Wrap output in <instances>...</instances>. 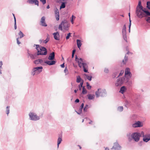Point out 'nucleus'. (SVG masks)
<instances>
[{"mask_svg":"<svg viewBox=\"0 0 150 150\" xmlns=\"http://www.w3.org/2000/svg\"><path fill=\"white\" fill-rule=\"evenodd\" d=\"M75 60L77 62L79 66L80 67H82L83 69V71L85 72H88V66L86 63L84 62L83 59L81 58H78L76 55L75 56Z\"/></svg>","mask_w":150,"mask_h":150,"instance_id":"obj_1","label":"nucleus"},{"mask_svg":"<svg viewBox=\"0 0 150 150\" xmlns=\"http://www.w3.org/2000/svg\"><path fill=\"white\" fill-rule=\"evenodd\" d=\"M35 45L36 48L38 51L37 55H45L47 54V51L46 48L42 47H40L39 45Z\"/></svg>","mask_w":150,"mask_h":150,"instance_id":"obj_2","label":"nucleus"},{"mask_svg":"<svg viewBox=\"0 0 150 150\" xmlns=\"http://www.w3.org/2000/svg\"><path fill=\"white\" fill-rule=\"evenodd\" d=\"M132 74L130 72V69L128 68L126 69L125 71V76L124 78L125 79V82H127L131 78Z\"/></svg>","mask_w":150,"mask_h":150,"instance_id":"obj_3","label":"nucleus"},{"mask_svg":"<svg viewBox=\"0 0 150 150\" xmlns=\"http://www.w3.org/2000/svg\"><path fill=\"white\" fill-rule=\"evenodd\" d=\"M95 94L96 97L98 98L99 96H105L106 95L107 92L105 89H98V91L96 92Z\"/></svg>","mask_w":150,"mask_h":150,"instance_id":"obj_4","label":"nucleus"},{"mask_svg":"<svg viewBox=\"0 0 150 150\" xmlns=\"http://www.w3.org/2000/svg\"><path fill=\"white\" fill-rule=\"evenodd\" d=\"M144 9L143 8H136V13L139 18H142L145 16V14L144 13Z\"/></svg>","mask_w":150,"mask_h":150,"instance_id":"obj_5","label":"nucleus"},{"mask_svg":"<svg viewBox=\"0 0 150 150\" xmlns=\"http://www.w3.org/2000/svg\"><path fill=\"white\" fill-rule=\"evenodd\" d=\"M42 67L33 68L32 70V75L33 76L39 74L42 71Z\"/></svg>","mask_w":150,"mask_h":150,"instance_id":"obj_6","label":"nucleus"},{"mask_svg":"<svg viewBox=\"0 0 150 150\" xmlns=\"http://www.w3.org/2000/svg\"><path fill=\"white\" fill-rule=\"evenodd\" d=\"M125 78H120L117 79L115 82V86L117 87H120L121 86L123 82H125Z\"/></svg>","mask_w":150,"mask_h":150,"instance_id":"obj_7","label":"nucleus"},{"mask_svg":"<svg viewBox=\"0 0 150 150\" xmlns=\"http://www.w3.org/2000/svg\"><path fill=\"white\" fill-rule=\"evenodd\" d=\"M141 134L138 132L133 133L131 134V137L136 142H138L140 139Z\"/></svg>","mask_w":150,"mask_h":150,"instance_id":"obj_8","label":"nucleus"},{"mask_svg":"<svg viewBox=\"0 0 150 150\" xmlns=\"http://www.w3.org/2000/svg\"><path fill=\"white\" fill-rule=\"evenodd\" d=\"M30 119V120L36 121L40 119V117L34 112H30L29 114Z\"/></svg>","mask_w":150,"mask_h":150,"instance_id":"obj_9","label":"nucleus"},{"mask_svg":"<svg viewBox=\"0 0 150 150\" xmlns=\"http://www.w3.org/2000/svg\"><path fill=\"white\" fill-rule=\"evenodd\" d=\"M122 34L123 38L124 40L127 42V38L126 35V26L125 25H124L122 29Z\"/></svg>","mask_w":150,"mask_h":150,"instance_id":"obj_10","label":"nucleus"},{"mask_svg":"<svg viewBox=\"0 0 150 150\" xmlns=\"http://www.w3.org/2000/svg\"><path fill=\"white\" fill-rule=\"evenodd\" d=\"M142 133L143 134V140L144 142H147L150 140V134H147L144 135L143 132H142Z\"/></svg>","mask_w":150,"mask_h":150,"instance_id":"obj_11","label":"nucleus"},{"mask_svg":"<svg viewBox=\"0 0 150 150\" xmlns=\"http://www.w3.org/2000/svg\"><path fill=\"white\" fill-rule=\"evenodd\" d=\"M143 125L142 124V122L139 121L136 122L132 125V127L134 128L141 127Z\"/></svg>","mask_w":150,"mask_h":150,"instance_id":"obj_12","label":"nucleus"},{"mask_svg":"<svg viewBox=\"0 0 150 150\" xmlns=\"http://www.w3.org/2000/svg\"><path fill=\"white\" fill-rule=\"evenodd\" d=\"M63 27L64 30H67L68 29V28L69 27L67 21L64 20L62 21Z\"/></svg>","mask_w":150,"mask_h":150,"instance_id":"obj_13","label":"nucleus"},{"mask_svg":"<svg viewBox=\"0 0 150 150\" xmlns=\"http://www.w3.org/2000/svg\"><path fill=\"white\" fill-rule=\"evenodd\" d=\"M54 12L55 14V17L56 18V20L58 21L59 20V12L58 9L56 8L54 9Z\"/></svg>","mask_w":150,"mask_h":150,"instance_id":"obj_14","label":"nucleus"},{"mask_svg":"<svg viewBox=\"0 0 150 150\" xmlns=\"http://www.w3.org/2000/svg\"><path fill=\"white\" fill-rule=\"evenodd\" d=\"M52 34L54 36V38L55 40H59L60 36L58 32H56L53 33Z\"/></svg>","mask_w":150,"mask_h":150,"instance_id":"obj_15","label":"nucleus"},{"mask_svg":"<svg viewBox=\"0 0 150 150\" xmlns=\"http://www.w3.org/2000/svg\"><path fill=\"white\" fill-rule=\"evenodd\" d=\"M45 17H42L41 18V20L40 21V23H41V25L42 26L46 27L47 26V25L45 23Z\"/></svg>","mask_w":150,"mask_h":150,"instance_id":"obj_16","label":"nucleus"},{"mask_svg":"<svg viewBox=\"0 0 150 150\" xmlns=\"http://www.w3.org/2000/svg\"><path fill=\"white\" fill-rule=\"evenodd\" d=\"M113 148L115 150H120L121 149V146L117 143L116 142L114 144Z\"/></svg>","mask_w":150,"mask_h":150,"instance_id":"obj_17","label":"nucleus"},{"mask_svg":"<svg viewBox=\"0 0 150 150\" xmlns=\"http://www.w3.org/2000/svg\"><path fill=\"white\" fill-rule=\"evenodd\" d=\"M54 53L53 52L50 54L48 57V59L50 60H52L54 59Z\"/></svg>","mask_w":150,"mask_h":150,"instance_id":"obj_18","label":"nucleus"},{"mask_svg":"<svg viewBox=\"0 0 150 150\" xmlns=\"http://www.w3.org/2000/svg\"><path fill=\"white\" fill-rule=\"evenodd\" d=\"M56 62L55 61L53 60L51 61H46L45 62V63L49 65H51L54 64Z\"/></svg>","mask_w":150,"mask_h":150,"instance_id":"obj_19","label":"nucleus"},{"mask_svg":"<svg viewBox=\"0 0 150 150\" xmlns=\"http://www.w3.org/2000/svg\"><path fill=\"white\" fill-rule=\"evenodd\" d=\"M127 90V89L125 86H123L121 87L120 90L119 91V92L123 94L124 93L125 91Z\"/></svg>","mask_w":150,"mask_h":150,"instance_id":"obj_20","label":"nucleus"},{"mask_svg":"<svg viewBox=\"0 0 150 150\" xmlns=\"http://www.w3.org/2000/svg\"><path fill=\"white\" fill-rule=\"evenodd\" d=\"M83 106H84V104L83 103H82L81 104V105L79 109V111L78 112L77 111H76L78 114H80L81 113L83 107Z\"/></svg>","mask_w":150,"mask_h":150,"instance_id":"obj_21","label":"nucleus"},{"mask_svg":"<svg viewBox=\"0 0 150 150\" xmlns=\"http://www.w3.org/2000/svg\"><path fill=\"white\" fill-rule=\"evenodd\" d=\"M88 99L90 100H93L94 99L95 96L93 94H89L87 95Z\"/></svg>","mask_w":150,"mask_h":150,"instance_id":"obj_22","label":"nucleus"},{"mask_svg":"<svg viewBox=\"0 0 150 150\" xmlns=\"http://www.w3.org/2000/svg\"><path fill=\"white\" fill-rule=\"evenodd\" d=\"M43 62V60L41 59H38L35 60L34 62L35 64H41Z\"/></svg>","mask_w":150,"mask_h":150,"instance_id":"obj_23","label":"nucleus"},{"mask_svg":"<svg viewBox=\"0 0 150 150\" xmlns=\"http://www.w3.org/2000/svg\"><path fill=\"white\" fill-rule=\"evenodd\" d=\"M28 56L30 57V58L32 59H35V57H36L37 54H33L28 53Z\"/></svg>","mask_w":150,"mask_h":150,"instance_id":"obj_24","label":"nucleus"},{"mask_svg":"<svg viewBox=\"0 0 150 150\" xmlns=\"http://www.w3.org/2000/svg\"><path fill=\"white\" fill-rule=\"evenodd\" d=\"M62 141V137H58L57 140V147L58 148L59 144Z\"/></svg>","mask_w":150,"mask_h":150,"instance_id":"obj_25","label":"nucleus"},{"mask_svg":"<svg viewBox=\"0 0 150 150\" xmlns=\"http://www.w3.org/2000/svg\"><path fill=\"white\" fill-rule=\"evenodd\" d=\"M76 42L77 46L79 48H80L82 45L81 42V40H77Z\"/></svg>","mask_w":150,"mask_h":150,"instance_id":"obj_26","label":"nucleus"},{"mask_svg":"<svg viewBox=\"0 0 150 150\" xmlns=\"http://www.w3.org/2000/svg\"><path fill=\"white\" fill-rule=\"evenodd\" d=\"M143 8V7L142 5V3L140 1H139L138 5L136 7V8Z\"/></svg>","mask_w":150,"mask_h":150,"instance_id":"obj_27","label":"nucleus"},{"mask_svg":"<svg viewBox=\"0 0 150 150\" xmlns=\"http://www.w3.org/2000/svg\"><path fill=\"white\" fill-rule=\"evenodd\" d=\"M144 13H145V16H150V12L147 11L145 10L144 9Z\"/></svg>","mask_w":150,"mask_h":150,"instance_id":"obj_28","label":"nucleus"},{"mask_svg":"<svg viewBox=\"0 0 150 150\" xmlns=\"http://www.w3.org/2000/svg\"><path fill=\"white\" fill-rule=\"evenodd\" d=\"M50 40V37L49 35H48L46 39L43 41V42L45 43H46L47 42Z\"/></svg>","mask_w":150,"mask_h":150,"instance_id":"obj_29","label":"nucleus"},{"mask_svg":"<svg viewBox=\"0 0 150 150\" xmlns=\"http://www.w3.org/2000/svg\"><path fill=\"white\" fill-rule=\"evenodd\" d=\"M18 35L20 36V38H21L23 37L24 35L23 33L21 31H20L18 33Z\"/></svg>","mask_w":150,"mask_h":150,"instance_id":"obj_30","label":"nucleus"},{"mask_svg":"<svg viewBox=\"0 0 150 150\" xmlns=\"http://www.w3.org/2000/svg\"><path fill=\"white\" fill-rule=\"evenodd\" d=\"M84 75L86 76V78L90 81L91 80L92 76H89L86 74H84Z\"/></svg>","mask_w":150,"mask_h":150,"instance_id":"obj_31","label":"nucleus"},{"mask_svg":"<svg viewBox=\"0 0 150 150\" xmlns=\"http://www.w3.org/2000/svg\"><path fill=\"white\" fill-rule=\"evenodd\" d=\"M87 91L84 86H83L82 88V93L85 94L87 93Z\"/></svg>","mask_w":150,"mask_h":150,"instance_id":"obj_32","label":"nucleus"},{"mask_svg":"<svg viewBox=\"0 0 150 150\" xmlns=\"http://www.w3.org/2000/svg\"><path fill=\"white\" fill-rule=\"evenodd\" d=\"M76 18V17L72 15L71 16V21L72 24H73L74 23V20Z\"/></svg>","mask_w":150,"mask_h":150,"instance_id":"obj_33","label":"nucleus"},{"mask_svg":"<svg viewBox=\"0 0 150 150\" xmlns=\"http://www.w3.org/2000/svg\"><path fill=\"white\" fill-rule=\"evenodd\" d=\"M128 60L127 57H126V55H125L124 59L122 61V62L124 64H125L126 61Z\"/></svg>","mask_w":150,"mask_h":150,"instance_id":"obj_34","label":"nucleus"},{"mask_svg":"<svg viewBox=\"0 0 150 150\" xmlns=\"http://www.w3.org/2000/svg\"><path fill=\"white\" fill-rule=\"evenodd\" d=\"M63 23H62V22L61 23L59 24V27H58V29L61 30H62V27H63Z\"/></svg>","mask_w":150,"mask_h":150,"instance_id":"obj_35","label":"nucleus"},{"mask_svg":"<svg viewBox=\"0 0 150 150\" xmlns=\"http://www.w3.org/2000/svg\"><path fill=\"white\" fill-rule=\"evenodd\" d=\"M65 7V2H62L60 6V8L61 9L62 8H64Z\"/></svg>","mask_w":150,"mask_h":150,"instance_id":"obj_36","label":"nucleus"},{"mask_svg":"<svg viewBox=\"0 0 150 150\" xmlns=\"http://www.w3.org/2000/svg\"><path fill=\"white\" fill-rule=\"evenodd\" d=\"M81 80V78L80 76H78L77 77L76 79V82L77 83H79Z\"/></svg>","mask_w":150,"mask_h":150,"instance_id":"obj_37","label":"nucleus"},{"mask_svg":"<svg viewBox=\"0 0 150 150\" xmlns=\"http://www.w3.org/2000/svg\"><path fill=\"white\" fill-rule=\"evenodd\" d=\"M83 81L82 82H81L80 83V84L79 85V89L80 90H81V88L83 87L82 86L83 85Z\"/></svg>","mask_w":150,"mask_h":150,"instance_id":"obj_38","label":"nucleus"},{"mask_svg":"<svg viewBox=\"0 0 150 150\" xmlns=\"http://www.w3.org/2000/svg\"><path fill=\"white\" fill-rule=\"evenodd\" d=\"M64 71L65 73V75H67L68 74H69L68 70L67 69V67H65V68L64 70Z\"/></svg>","mask_w":150,"mask_h":150,"instance_id":"obj_39","label":"nucleus"},{"mask_svg":"<svg viewBox=\"0 0 150 150\" xmlns=\"http://www.w3.org/2000/svg\"><path fill=\"white\" fill-rule=\"evenodd\" d=\"M117 110L118 111L120 112L122 111L123 110V107L122 106L119 107L117 108Z\"/></svg>","mask_w":150,"mask_h":150,"instance_id":"obj_40","label":"nucleus"},{"mask_svg":"<svg viewBox=\"0 0 150 150\" xmlns=\"http://www.w3.org/2000/svg\"><path fill=\"white\" fill-rule=\"evenodd\" d=\"M9 106H8L6 108V114L8 115L9 113Z\"/></svg>","mask_w":150,"mask_h":150,"instance_id":"obj_41","label":"nucleus"},{"mask_svg":"<svg viewBox=\"0 0 150 150\" xmlns=\"http://www.w3.org/2000/svg\"><path fill=\"white\" fill-rule=\"evenodd\" d=\"M86 86L87 88L88 89H90L91 88V87L89 83L88 82L86 83Z\"/></svg>","mask_w":150,"mask_h":150,"instance_id":"obj_42","label":"nucleus"},{"mask_svg":"<svg viewBox=\"0 0 150 150\" xmlns=\"http://www.w3.org/2000/svg\"><path fill=\"white\" fill-rule=\"evenodd\" d=\"M35 0H28L27 2L30 4H33L34 3Z\"/></svg>","mask_w":150,"mask_h":150,"instance_id":"obj_43","label":"nucleus"},{"mask_svg":"<svg viewBox=\"0 0 150 150\" xmlns=\"http://www.w3.org/2000/svg\"><path fill=\"white\" fill-rule=\"evenodd\" d=\"M88 105H86L84 108H83L84 111L85 112H86L87 111V109H88Z\"/></svg>","mask_w":150,"mask_h":150,"instance_id":"obj_44","label":"nucleus"},{"mask_svg":"<svg viewBox=\"0 0 150 150\" xmlns=\"http://www.w3.org/2000/svg\"><path fill=\"white\" fill-rule=\"evenodd\" d=\"M34 3L36 5H37L38 6H39V2L37 0H35Z\"/></svg>","mask_w":150,"mask_h":150,"instance_id":"obj_45","label":"nucleus"},{"mask_svg":"<svg viewBox=\"0 0 150 150\" xmlns=\"http://www.w3.org/2000/svg\"><path fill=\"white\" fill-rule=\"evenodd\" d=\"M71 34V33H69L67 34V35L66 37V39L67 40H68L69 39L70 36Z\"/></svg>","mask_w":150,"mask_h":150,"instance_id":"obj_46","label":"nucleus"},{"mask_svg":"<svg viewBox=\"0 0 150 150\" xmlns=\"http://www.w3.org/2000/svg\"><path fill=\"white\" fill-rule=\"evenodd\" d=\"M124 72V71L121 70L120 71V73L119 75L118 76V77H119V76H121L123 74Z\"/></svg>","mask_w":150,"mask_h":150,"instance_id":"obj_47","label":"nucleus"},{"mask_svg":"<svg viewBox=\"0 0 150 150\" xmlns=\"http://www.w3.org/2000/svg\"><path fill=\"white\" fill-rule=\"evenodd\" d=\"M40 1L43 5L45 4L46 3V0H40Z\"/></svg>","mask_w":150,"mask_h":150,"instance_id":"obj_48","label":"nucleus"},{"mask_svg":"<svg viewBox=\"0 0 150 150\" xmlns=\"http://www.w3.org/2000/svg\"><path fill=\"white\" fill-rule=\"evenodd\" d=\"M147 22L150 23V17H148L146 20Z\"/></svg>","mask_w":150,"mask_h":150,"instance_id":"obj_49","label":"nucleus"},{"mask_svg":"<svg viewBox=\"0 0 150 150\" xmlns=\"http://www.w3.org/2000/svg\"><path fill=\"white\" fill-rule=\"evenodd\" d=\"M104 72L106 73H108V72L109 70L107 68H105L104 69Z\"/></svg>","mask_w":150,"mask_h":150,"instance_id":"obj_50","label":"nucleus"},{"mask_svg":"<svg viewBox=\"0 0 150 150\" xmlns=\"http://www.w3.org/2000/svg\"><path fill=\"white\" fill-rule=\"evenodd\" d=\"M19 38H17V42L18 44H20L21 43L18 40V39Z\"/></svg>","mask_w":150,"mask_h":150,"instance_id":"obj_51","label":"nucleus"},{"mask_svg":"<svg viewBox=\"0 0 150 150\" xmlns=\"http://www.w3.org/2000/svg\"><path fill=\"white\" fill-rule=\"evenodd\" d=\"M127 136L128 137L129 139H130V136H131V134L129 133V134H127Z\"/></svg>","mask_w":150,"mask_h":150,"instance_id":"obj_52","label":"nucleus"},{"mask_svg":"<svg viewBox=\"0 0 150 150\" xmlns=\"http://www.w3.org/2000/svg\"><path fill=\"white\" fill-rule=\"evenodd\" d=\"M14 26L15 29H16L17 28V26L16 24V22H15V23H14Z\"/></svg>","mask_w":150,"mask_h":150,"instance_id":"obj_53","label":"nucleus"},{"mask_svg":"<svg viewBox=\"0 0 150 150\" xmlns=\"http://www.w3.org/2000/svg\"><path fill=\"white\" fill-rule=\"evenodd\" d=\"M79 99H76L75 100V103H79Z\"/></svg>","mask_w":150,"mask_h":150,"instance_id":"obj_54","label":"nucleus"},{"mask_svg":"<svg viewBox=\"0 0 150 150\" xmlns=\"http://www.w3.org/2000/svg\"><path fill=\"white\" fill-rule=\"evenodd\" d=\"M64 63L63 64H62L60 65V66L61 67L64 68Z\"/></svg>","mask_w":150,"mask_h":150,"instance_id":"obj_55","label":"nucleus"},{"mask_svg":"<svg viewBox=\"0 0 150 150\" xmlns=\"http://www.w3.org/2000/svg\"><path fill=\"white\" fill-rule=\"evenodd\" d=\"M75 51H76V50L75 49L74 50L72 51V54H74Z\"/></svg>","mask_w":150,"mask_h":150,"instance_id":"obj_56","label":"nucleus"},{"mask_svg":"<svg viewBox=\"0 0 150 150\" xmlns=\"http://www.w3.org/2000/svg\"><path fill=\"white\" fill-rule=\"evenodd\" d=\"M129 24L131 25V21L130 19V18H129Z\"/></svg>","mask_w":150,"mask_h":150,"instance_id":"obj_57","label":"nucleus"},{"mask_svg":"<svg viewBox=\"0 0 150 150\" xmlns=\"http://www.w3.org/2000/svg\"><path fill=\"white\" fill-rule=\"evenodd\" d=\"M50 8V6H49V5H48V6H47V9H49V8Z\"/></svg>","mask_w":150,"mask_h":150,"instance_id":"obj_58","label":"nucleus"},{"mask_svg":"<svg viewBox=\"0 0 150 150\" xmlns=\"http://www.w3.org/2000/svg\"><path fill=\"white\" fill-rule=\"evenodd\" d=\"M142 143V142H141L140 143H139V145L140 146H142L141 143Z\"/></svg>","mask_w":150,"mask_h":150,"instance_id":"obj_59","label":"nucleus"},{"mask_svg":"<svg viewBox=\"0 0 150 150\" xmlns=\"http://www.w3.org/2000/svg\"><path fill=\"white\" fill-rule=\"evenodd\" d=\"M105 150H109V149L108 148L106 147L105 148Z\"/></svg>","mask_w":150,"mask_h":150,"instance_id":"obj_60","label":"nucleus"},{"mask_svg":"<svg viewBox=\"0 0 150 150\" xmlns=\"http://www.w3.org/2000/svg\"><path fill=\"white\" fill-rule=\"evenodd\" d=\"M14 23H15V21H16V19L15 17V16H14Z\"/></svg>","mask_w":150,"mask_h":150,"instance_id":"obj_61","label":"nucleus"},{"mask_svg":"<svg viewBox=\"0 0 150 150\" xmlns=\"http://www.w3.org/2000/svg\"><path fill=\"white\" fill-rule=\"evenodd\" d=\"M77 90H78V89H77V90H74V92L75 93H76Z\"/></svg>","mask_w":150,"mask_h":150,"instance_id":"obj_62","label":"nucleus"},{"mask_svg":"<svg viewBox=\"0 0 150 150\" xmlns=\"http://www.w3.org/2000/svg\"><path fill=\"white\" fill-rule=\"evenodd\" d=\"M131 26V24H129V29H130V27Z\"/></svg>","mask_w":150,"mask_h":150,"instance_id":"obj_63","label":"nucleus"},{"mask_svg":"<svg viewBox=\"0 0 150 150\" xmlns=\"http://www.w3.org/2000/svg\"><path fill=\"white\" fill-rule=\"evenodd\" d=\"M74 54H72V58H73L74 57Z\"/></svg>","mask_w":150,"mask_h":150,"instance_id":"obj_64","label":"nucleus"}]
</instances>
